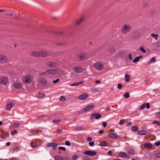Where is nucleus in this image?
Masks as SVG:
<instances>
[{
	"label": "nucleus",
	"mask_w": 160,
	"mask_h": 160,
	"mask_svg": "<svg viewBox=\"0 0 160 160\" xmlns=\"http://www.w3.org/2000/svg\"><path fill=\"white\" fill-rule=\"evenodd\" d=\"M99 145L102 147L107 146L108 145V142L105 141L102 142L100 143Z\"/></svg>",
	"instance_id": "nucleus-34"
},
{
	"label": "nucleus",
	"mask_w": 160,
	"mask_h": 160,
	"mask_svg": "<svg viewBox=\"0 0 160 160\" xmlns=\"http://www.w3.org/2000/svg\"><path fill=\"white\" fill-rule=\"evenodd\" d=\"M73 70L77 73H80L82 72L83 68L80 66H76L74 68Z\"/></svg>",
	"instance_id": "nucleus-14"
},
{
	"label": "nucleus",
	"mask_w": 160,
	"mask_h": 160,
	"mask_svg": "<svg viewBox=\"0 0 160 160\" xmlns=\"http://www.w3.org/2000/svg\"><path fill=\"white\" fill-rule=\"evenodd\" d=\"M122 87H123V86L121 84L119 83L118 84V88L119 89H121L122 88Z\"/></svg>",
	"instance_id": "nucleus-56"
},
{
	"label": "nucleus",
	"mask_w": 160,
	"mask_h": 160,
	"mask_svg": "<svg viewBox=\"0 0 160 160\" xmlns=\"http://www.w3.org/2000/svg\"><path fill=\"white\" fill-rule=\"evenodd\" d=\"M94 142H89V144L90 146H92L94 144Z\"/></svg>",
	"instance_id": "nucleus-60"
},
{
	"label": "nucleus",
	"mask_w": 160,
	"mask_h": 160,
	"mask_svg": "<svg viewBox=\"0 0 160 160\" xmlns=\"http://www.w3.org/2000/svg\"><path fill=\"white\" fill-rule=\"evenodd\" d=\"M83 129V128L82 126H77L75 127L76 130H82Z\"/></svg>",
	"instance_id": "nucleus-38"
},
{
	"label": "nucleus",
	"mask_w": 160,
	"mask_h": 160,
	"mask_svg": "<svg viewBox=\"0 0 160 160\" xmlns=\"http://www.w3.org/2000/svg\"><path fill=\"white\" fill-rule=\"evenodd\" d=\"M31 132L33 134H36L38 133V130H31Z\"/></svg>",
	"instance_id": "nucleus-45"
},
{
	"label": "nucleus",
	"mask_w": 160,
	"mask_h": 160,
	"mask_svg": "<svg viewBox=\"0 0 160 160\" xmlns=\"http://www.w3.org/2000/svg\"><path fill=\"white\" fill-rule=\"evenodd\" d=\"M58 70V68L47 69L44 72L40 73L39 75L46 77L50 75H54L59 73Z\"/></svg>",
	"instance_id": "nucleus-1"
},
{
	"label": "nucleus",
	"mask_w": 160,
	"mask_h": 160,
	"mask_svg": "<svg viewBox=\"0 0 160 160\" xmlns=\"http://www.w3.org/2000/svg\"><path fill=\"white\" fill-rule=\"evenodd\" d=\"M8 62V58L6 55L3 54H0V63L5 64L7 63Z\"/></svg>",
	"instance_id": "nucleus-6"
},
{
	"label": "nucleus",
	"mask_w": 160,
	"mask_h": 160,
	"mask_svg": "<svg viewBox=\"0 0 160 160\" xmlns=\"http://www.w3.org/2000/svg\"><path fill=\"white\" fill-rule=\"evenodd\" d=\"M108 137L109 138L114 139H116L118 138V135L115 133L109 134L108 135Z\"/></svg>",
	"instance_id": "nucleus-21"
},
{
	"label": "nucleus",
	"mask_w": 160,
	"mask_h": 160,
	"mask_svg": "<svg viewBox=\"0 0 160 160\" xmlns=\"http://www.w3.org/2000/svg\"><path fill=\"white\" fill-rule=\"evenodd\" d=\"M84 19V18L82 17L79 18L75 22V25L76 26H79Z\"/></svg>",
	"instance_id": "nucleus-16"
},
{
	"label": "nucleus",
	"mask_w": 160,
	"mask_h": 160,
	"mask_svg": "<svg viewBox=\"0 0 160 160\" xmlns=\"http://www.w3.org/2000/svg\"><path fill=\"white\" fill-rule=\"evenodd\" d=\"M127 152L130 155L132 156L135 154V151L132 149H130L128 150Z\"/></svg>",
	"instance_id": "nucleus-26"
},
{
	"label": "nucleus",
	"mask_w": 160,
	"mask_h": 160,
	"mask_svg": "<svg viewBox=\"0 0 160 160\" xmlns=\"http://www.w3.org/2000/svg\"><path fill=\"white\" fill-rule=\"evenodd\" d=\"M32 77L30 75H26L23 77L22 79V82L23 83L28 84L32 82Z\"/></svg>",
	"instance_id": "nucleus-4"
},
{
	"label": "nucleus",
	"mask_w": 160,
	"mask_h": 160,
	"mask_svg": "<svg viewBox=\"0 0 160 160\" xmlns=\"http://www.w3.org/2000/svg\"><path fill=\"white\" fill-rule=\"evenodd\" d=\"M55 160H64V158L59 155H56L54 157Z\"/></svg>",
	"instance_id": "nucleus-29"
},
{
	"label": "nucleus",
	"mask_w": 160,
	"mask_h": 160,
	"mask_svg": "<svg viewBox=\"0 0 160 160\" xmlns=\"http://www.w3.org/2000/svg\"><path fill=\"white\" fill-rule=\"evenodd\" d=\"M142 56L141 55L136 57L135 59H133V62L134 63L137 62L141 58H142Z\"/></svg>",
	"instance_id": "nucleus-28"
},
{
	"label": "nucleus",
	"mask_w": 160,
	"mask_h": 160,
	"mask_svg": "<svg viewBox=\"0 0 160 160\" xmlns=\"http://www.w3.org/2000/svg\"><path fill=\"white\" fill-rule=\"evenodd\" d=\"M77 58L80 61H82L85 60L87 57V54L85 52H81L77 55Z\"/></svg>",
	"instance_id": "nucleus-8"
},
{
	"label": "nucleus",
	"mask_w": 160,
	"mask_h": 160,
	"mask_svg": "<svg viewBox=\"0 0 160 160\" xmlns=\"http://www.w3.org/2000/svg\"><path fill=\"white\" fill-rule=\"evenodd\" d=\"M87 139L88 141H91L92 140V138L91 137H88L87 138Z\"/></svg>",
	"instance_id": "nucleus-64"
},
{
	"label": "nucleus",
	"mask_w": 160,
	"mask_h": 160,
	"mask_svg": "<svg viewBox=\"0 0 160 160\" xmlns=\"http://www.w3.org/2000/svg\"><path fill=\"white\" fill-rule=\"evenodd\" d=\"M101 116V115L99 113H95L91 115L90 118L91 119H92L95 118V119H97L100 118Z\"/></svg>",
	"instance_id": "nucleus-15"
},
{
	"label": "nucleus",
	"mask_w": 160,
	"mask_h": 160,
	"mask_svg": "<svg viewBox=\"0 0 160 160\" xmlns=\"http://www.w3.org/2000/svg\"><path fill=\"white\" fill-rule=\"evenodd\" d=\"M17 133V131L16 130H14L11 132V134L12 135H14L15 134H16Z\"/></svg>",
	"instance_id": "nucleus-50"
},
{
	"label": "nucleus",
	"mask_w": 160,
	"mask_h": 160,
	"mask_svg": "<svg viewBox=\"0 0 160 160\" xmlns=\"http://www.w3.org/2000/svg\"><path fill=\"white\" fill-rule=\"evenodd\" d=\"M31 56L33 57H40V51L37 52L34 51H32Z\"/></svg>",
	"instance_id": "nucleus-20"
},
{
	"label": "nucleus",
	"mask_w": 160,
	"mask_h": 160,
	"mask_svg": "<svg viewBox=\"0 0 160 160\" xmlns=\"http://www.w3.org/2000/svg\"><path fill=\"white\" fill-rule=\"evenodd\" d=\"M56 34L59 36H63L64 35V33L63 32H56Z\"/></svg>",
	"instance_id": "nucleus-41"
},
{
	"label": "nucleus",
	"mask_w": 160,
	"mask_h": 160,
	"mask_svg": "<svg viewBox=\"0 0 160 160\" xmlns=\"http://www.w3.org/2000/svg\"><path fill=\"white\" fill-rule=\"evenodd\" d=\"M131 26L130 24L126 23L122 25L121 30L122 33L126 34L131 31Z\"/></svg>",
	"instance_id": "nucleus-2"
},
{
	"label": "nucleus",
	"mask_w": 160,
	"mask_h": 160,
	"mask_svg": "<svg viewBox=\"0 0 160 160\" xmlns=\"http://www.w3.org/2000/svg\"><path fill=\"white\" fill-rule=\"evenodd\" d=\"M14 88L17 89H20L23 88V82H22L20 80L18 79L13 83Z\"/></svg>",
	"instance_id": "nucleus-5"
},
{
	"label": "nucleus",
	"mask_w": 160,
	"mask_h": 160,
	"mask_svg": "<svg viewBox=\"0 0 160 160\" xmlns=\"http://www.w3.org/2000/svg\"><path fill=\"white\" fill-rule=\"evenodd\" d=\"M46 66L51 68H54L58 66L57 62L52 61H48L46 62Z\"/></svg>",
	"instance_id": "nucleus-9"
},
{
	"label": "nucleus",
	"mask_w": 160,
	"mask_h": 160,
	"mask_svg": "<svg viewBox=\"0 0 160 160\" xmlns=\"http://www.w3.org/2000/svg\"><path fill=\"white\" fill-rule=\"evenodd\" d=\"M84 82L83 81H81L79 82H77L75 83H74L72 84L71 85V86H77L80 84H82Z\"/></svg>",
	"instance_id": "nucleus-32"
},
{
	"label": "nucleus",
	"mask_w": 160,
	"mask_h": 160,
	"mask_svg": "<svg viewBox=\"0 0 160 160\" xmlns=\"http://www.w3.org/2000/svg\"><path fill=\"white\" fill-rule=\"evenodd\" d=\"M82 160H91V159L87 156H84L82 158Z\"/></svg>",
	"instance_id": "nucleus-40"
},
{
	"label": "nucleus",
	"mask_w": 160,
	"mask_h": 160,
	"mask_svg": "<svg viewBox=\"0 0 160 160\" xmlns=\"http://www.w3.org/2000/svg\"><path fill=\"white\" fill-rule=\"evenodd\" d=\"M95 106L92 104V105H88L86 107L82 109V111L84 112H86L94 108Z\"/></svg>",
	"instance_id": "nucleus-13"
},
{
	"label": "nucleus",
	"mask_w": 160,
	"mask_h": 160,
	"mask_svg": "<svg viewBox=\"0 0 160 160\" xmlns=\"http://www.w3.org/2000/svg\"><path fill=\"white\" fill-rule=\"evenodd\" d=\"M157 116L160 119V112L156 113Z\"/></svg>",
	"instance_id": "nucleus-63"
},
{
	"label": "nucleus",
	"mask_w": 160,
	"mask_h": 160,
	"mask_svg": "<svg viewBox=\"0 0 160 160\" xmlns=\"http://www.w3.org/2000/svg\"><path fill=\"white\" fill-rule=\"evenodd\" d=\"M59 80H60L59 79H58V78L56 80H53L52 82L54 84L58 82L59 81Z\"/></svg>",
	"instance_id": "nucleus-52"
},
{
	"label": "nucleus",
	"mask_w": 160,
	"mask_h": 160,
	"mask_svg": "<svg viewBox=\"0 0 160 160\" xmlns=\"http://www.w3.org/2000/svg\"><path fill=\"white\" fill-rule=\"evenodd\" d=\"M58 149L60 150H63L64 151L66 150V148L64 147H58Z\"/></svg>",
	"instance_id": "nucleus-49"
},
{
	"label": "nucleus",
	"mask_w": 160,
	"mask_h": 160,
	"mask_svg": "<svg viewBox=\"0 0 160 160\" xmlns=\"http://www.w3.org/2000/svg\"><path fill=\"white\" fill-rule=\"evenodd\" d=\"M147 108L148 109L150 107V105L149 103L148 102L147 103H143L140 107V109L141 110H142L145 108V107Z\"/></svg>",
	"instance_id": "nucleus-19"
},
{
	"label": "nucleus",
	"mask_w": 160,
	"mask_h": 160,
	"mask_svg": "<svg viewBox=\"0 0 160 160\" xmlns=\"http://www.w3.org/2000/svg\"><path fill=\"white\" fill-rule=\"evenodd\" d=\"M148 132L147 131L145 130H140L138 132V134L140 135H146Z\"/></svg>",
	"instance_id": "nucleus-24"
},
{
	"label": "nucleus",
	"mask_w": 160,
	"mask_h": 160,
	"mask_svg": "<svg viewBox=\"0 0 160 160\" xmlns=\"http://www.w3.org/2000/svg\"><path fill=\"white\" fill-rule=\"evenodd\" d=\"M58 145V144L57 143L52 142L48 143L47 146L49 147H52L54 150H55Z\"/></svg>",
	"instance_id": "nucleus-17"
},
{
	"label": "nucleus",
	"mask_w": 160,
	"mask_h": 160,
	"mask_svg": "<svg viewBox=\"0 0 160 160\" xmlns=\"http://www.w3.org/2000/svg\"><path fill=\"white\" fill-rule=\"evenodd\" d=\"M124 96L126 98H128L129 97V94L128 92H127L124 95Z\"/></svg>",
	"instance_id": "nucleus-43"
},
{
	"label": "nucleus",
	"mask_w": 160,
	"mask_h": 160,
	"mask_svg": "<svg viewBox=\"0 0 160 160\" xmlns=\"http://www.w3.org/2000/svg\"><path fill=\"white\" fill-rule=\"evenodd\" d=\"M153 38H155V39L157 40L158 39L157 37L158 36V34H155L154 33H152L151 35Z\"/></svg>",
	"instance_id": "nucleus-39"
},
{
	"label": "nucleus",
	"mask_w": 160,
	"mask_h": 160,
	"mask_svg": "<svg viewBox=\"0 0 160 160\" xmlns=\"http://www.w3.org/2000/svg\"><path fill=\"white\" fill-rule=\"evenodd\" d=\"M94 68L98 70H102L103 68V65L101 62H98L96 63L94 65Z\"/></svg>",
	"instance_id": "nucleus-10"
},
{
	"label": "nucleus",
	"mask_w": 160,
	"mask_h": 160,
	"mask_svg": "<svg viewBox=\"0 0 160 160\" xmlns=\"http://www.w3.org/2000/svg\"><path fill=\"white\" fill-rule=\"evenodd\" d=\"M47 83V81L45 78L42 77L39 78L38 80V85L39 86L45 85Z\"/></svg>",
	"instance_id": "nucleus-7"
},
{
	"label": "nucleus",
	"mask_w": 160,
	"mask_h": 160,
	"mask_svg": "<svg viewBox=\"0 0 160 160\" xmlns=\"http://www.w3.org/2000/svg\"><path fill=\"white\" fill-rule=\"evenodd\" d=\"M56 45H59V46H62V45H65V44L63 43H60V42H58L56 43Z\"/></svg>",
	"instance_id": "nucleus-54"
},
{
	"label": "nucleus",
	"mask_w": 160,
	"mask_h": 160,
	"mask_svg": "<svg viewBox=\"0 0 160 160\" xmlns=\"http://www.w3.org/2000/svg\"><path fill=\"white\" fill-rule=\"evenodd\" d=\"M119 155L122 158H126L127 157V154L125 152H121L119 153Z\"/></svg>",
	"instance_id": "nucleus-30"
},
{
	"label": "nucleus",
	"mask_w": 160,
	"mask_h": 160,
	"mask_svg": "<svg viewBox=\"0 0 160 160\" xmlns=\"http://www.w3.org/2000/svg\"><path fill=\"white\" fill-rule=\"evenodd\" d=\"M125 81L126 82H129L130 79V76L126 73L125 75Z\"/></svg>",
	"instance_id": "nucleus-31"
},
{
	"label": "nucleus",
	"mask_w": 160,
	"mask_h": 160,
	"mask_svg": "<svg viewBox=\"0 0 160 160\" xmlns=\"http://www.w3.org/2000/svg\"><path fill=\"white\" fill-rule=\"evenodd\" d=\"M45 115H40L38 117V118H43L45 117Z\"/></svg>",
	"instance_id": "nucleus-59"
},
{
	"label": "nucleus",
	"mask_w": 160,
	"mask_h": 160,
	"mask_svg": "<svg viewBox=\"0 0 160 160\" xmlns=\"http://www.w3.org/2000/svg\"><path fill=\"white\" fill-rule=\"evenodd\" d=\"M31 147L32 148H35L38 146V144L36 142H32L31 143Z\"/></svg>",
	"instance_id": "nucleus-33"
},
{
	"label": "nucleus",
	"mask_w": 160,
	"mask_h": 160,
	"mask_svg": "<svg viewBox=\"0 0 160 160\" xmlns=\"http://www.w3.org/2000/svg\"><path fill=\"white\" fill-rule=\"evenodd\" d=\"M133 35L134 38H138L139 37V33L138 32L135 31L133 32Z\"/></svg>",
	"instance_id": "nucleus-27"
},
{
	"label": "nucleus",
	"mask_w": 160,
	"mask_h": 160,
	"mask_svg": "<svg viewBox=\"0 0 160 160\" xmlns=\"http://www.w3.org/2000/svg\"><path fill=\"white\" fill-rule=\"evenodd\" d=\"M9 83V80L7 76H0V84L6 86Z\"/></svg>",
	"instance_id": "nucleus-3"
},
{
	"label": "nucleus",
	"mask_w": 160,
	"mask_h": 160,
	"mask_svg": "<svg viewBox=\"0 0 160 160\" xmlns=\"http://www.w3.org/2000/svg\"><path fill=\"white\" fill-rule=\"evenodd\" d=\"M12 106L13 104L11 103L7 104L6 106V108L8 110H9L12 108Z\"/></svg>",
	"instance_id": "nucleus-35"
},
{
	"label": "nucleus",
	"mask_w": 160,
	"mask_h": 160,
	"mask_svg": "<svg viewBox=\"0 0 160 160\" xmlns=\"http://www.w3.org/2000/svg\"><path fill=\"white\" fill-rule=\"evenodd\" d=\"M132 54H130L128 55V58L130 60H132Z\"/></svg>",
	"instance_id": "nucleus-62"
},
{
	"label": "nucleus",
	"mask_w": 160,
	"mask_h": 160,
	"mask_svg": "<svg viewBox=\"0 0 160 160\" xmlns=\"http://www.w3.org/2000/svg\"><path fill=\"white\" fill-rule=\"evenodd\" d=\"M44 94L42 92H39L38 93L37 97L38 98L43 97L44 96Z\"/></svg>",
	"instance_id": "nucleus-37"
},
{
	"label": "nucleus",
	"mask_w": 160,
	"mask_h": 160,
	"mask_svg": "<svg viewBox=\"0 0 160 160\" xmlns=\"http://www.w3.org/2000/svg\"><path fill=\"white\" fill-rule=\"evenodd\" d=\"M139 50L142 51L143 52L145 53L146 52V50L144 49L143 47H141L140 48Z\"/></svg>",
	"instance_id": "nucleus-51"
},
{
	"label": "nucleus",
	"mask_w": 160,
	"mask_h": 160,
	"mask_svg": "<svg viewBox=\"0 0 160 160\" xmlns=\"http://www.w3.org/2000/svg\"><path fill=\"white\" fill-rule=\"evenodd\" d=\"M108 51L111 53H113L115 51V49L112 46H109L108 48Z\"/></svg>",
	"instance_id": "nucleus-22"
},
{
	"label": "nucleus",
	"mask_w": 160,
	"mask_h": 160,
	"mask_svg": "<svg viewBox=\"0 0 160 160\" xmlns=\"http://www.w3.org/2000/svg\"><path fill=\"white\" fill-rule=\"evenodd\" d=\"M84 153L86 155L91 156H94L97 154L96 152L91 150L86 151L84 152Z\"/></svg>",
	"instance_id": "nucleus-12"
},
{
	"label": "nucleus",
	"mask_w": 160,
	"mask_h": 160,
	"mask_svg": "<svg viewBox=\"0 0 160 160\" xmlns=\"http://www.w3.org/2000/svg\"><path fill=\"white\" fill-rule=\"evenodd\" d=\"M52 54H49L48 52L42 50L40 51V57L42 58H45L47 56H51Z\"/></svg>",
	"instance_id": "nucleus-11"
},
{
	"label": "nucleus",
	"mask_w": 160,
	"mask_h": 160,
	"mask_svg": "<svg viewBox=\"0 0 160 160\" xmlns=\"http://www.w3.org/2000/svg\"><path fill=\"white\" fill-rule=\"evenodd\" d=\"M145 147L147 148L151 149L152 148V144L150 142H145L144 143Z\"/></svg>",
	"instance_id": "nucleus-25"
},
{
	"label": "nucleus",
	"mask_w": 160,
	"mask_h": 160,
	"mask_svg": "<svg viewBox=\"0 0 160 160\" xmlns=\"http://www.w3.org/2000/svg\"><path fill=\"white\" fill-rule=\"evenodd\" d=\"M155 145L156 146H158L160 145V142H158L155 143Z\"/></svg>",
	"instance_id": "nucleus-57"
},
{
	"label": "nucleus",
	"mask_w": 160,
	"mask_h": 160,
	"mask_svg": "<svg viewBox=\"0 0 160 160\" xmlns=\"http://www.w3.org/2000/svg\"><path fill=\"white\" fill-rule=\"evenodd\" d=\"M14 127H18L19 126V125L18 123H14L12 125Z\"/></svg>",
	"instance_id": "nucleus-55"
},
{
	"label": "nucleus",
	"mask_w": 160,
	"mask_h": 160,
	"mask_svg": "<svg viewBox=\"0 0 160 160\" xmlns=\"http://www.w3.org/2000/svg\"><path fill=\"white\" fill-rule=\"evenodd\" d=\"M65 144L66 145L69 146L71 145V143L68 141H67L65 142Z\"/></svg>",
	"instance_id": "nucleus-53"
},
{
	"label": "nucleus",
	"mask_w": 160,
	"mask_h": 160,
	"mask_svg": "<svg viewBox=\"0 0 160 160\" xmlns=\"http://www.w3.org/2000/svg\"><path fill=\"white\" fill-rule=\"evenodd\" d=\"M66 100L65 98L63 96H61L60 98V100L61 101H65Z\"/></svg>",
	"instance_id": "nucleus-46"
},
{
	"label": "nucleus",
	"mask_w": 160,
	"mask_h": 160,
	"mask_svg": "<svg viewBox=\"0 0 160 160\" xmlns=\"http://www.w3.org/2000/svg\"><path fill=\"white\" fill-rule=\"evenodd\" d=\"M148 2L146 0L143 1L142 4V7L143 8H146L148 6Z\"/></svg>",
	"instance_id": "nucleus-23"
},
{
	"label": "nucleus",
	"mask_w": 160,
	"mask_h": 160,
	"mask_svg": "<svg viewBox=\"0 0 160 160\" xmlns=\"http://www.w3.org/2000/svg\"><path fill=\"white\" fill-rule=\"evenodd\" d=\"M125 122V120L124 119H121L120 120L119 123V124L120 125H122L123 124H124Z\"/></svg>",
	"instance_id": "nucleus-48"
},
{
	"label": "nucleus",
	"mask_w": 160,
	"mask_h": 160,
	"mask_svg": "<svg viewBox=\"0 0 160 160\" xmlns=\"http://www.w3.org/2000/svg\"><path fill=\"white\" fill-rule=\"evenodd\" d=\"M61 121V120L60 119H58V120L55 119V120H53L52 122L53 123H58V122H60Z\"/></svg>",
	"instance_id": "nucleus-47"
},
{
	"label": "nucleus",
	"mask_w": 160,
	"mask_h": 160,
	"mask_svg": "<svg viewBox=\"0 0 160 160\" xmlns=\"http://www.w3.org/2000/svg\"><path fill=\"white\" fill-rule=\"evenodd\" d=\"M155 156L157 158H160V153H156Z\"/></svg>",
	"instance_id": "nucleus-58"
},
{
	"label": "nucleus",
	"mask_w": 160,
	"mask_h": 160,
	"mask_svg": "<svg viewBox=\"0 0 160 160\" xmlns=\"http://www.w3.org/2000/svg\"><path fill=\"white\" fill-rule=\"evenodd\" d=\"M78 158L77 155H74L72 157V159L73 160H76Z\"/></svg>",
	"instance_id": "nucleus-42"
},
{
	"label": "nucleus",
	"mask_w": 160,
	"mask_h": 160,
	"mask_svg": "<svg viewBox=\"0 0 160 160\" xmlns=\"http://www.w3.org/2000/svg\"><path fill=\"white\" fill-rule=\"evenodd\" d=\"M88 97V95L86 93H83L78 97V99L81 100H84Z\"/></svg>",
	"instance_id": "nucleus-18"
},
{
	"label": "nucleus",
	"mask_w": 160,
	"mask_h": 160,
	"mask_svg": "<svg viewBox=\"0 0 160 160\" xmlns=\"http://www.w3.org/2000/svg\"><path fill=\"white\" fill-rule=\"evenodd\" d=\"M102 125L104 127H106L107 125V123L105 122H102Z\"/></svg>",
	"instance_id": "nucleus-61"
},
{
	"label": "nucleus",
	"mask_w": 160,
	"mask_h": 160,
	"mask_svg": "<svg viewBox=\"0 0 160 160\" xmlns=\"http://www.w3.org/2000/svg\"><path fill=\"white\" fill-rule=\"evenodd\" d=\"M132 130L133 131L136 132L138 130V128L137 126H133L132 127Z\"/></svg>",
	"instance_id": "nucleus-36"
},
{
	"label": "nucleus",
	"mask_w": 160,
	"mask_h": 160,
	"mask_svg": "<svg viewBox=\"0 0 160 160\" xmlns=\"http://www.w3.org/2000/svg\"><path fill=\"white\" fill-rule=\"evenodd\" d=\"M156 61L155 58L154 57L152 58L150 61L149 63H152L155 62Z\"/></svg>",
	"instance_id": "nucleus-44"
}]
</instances>
